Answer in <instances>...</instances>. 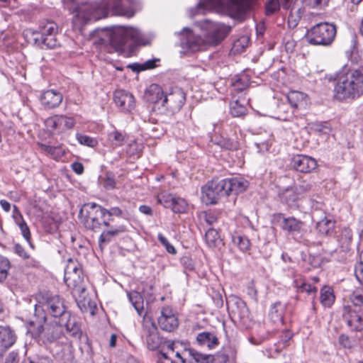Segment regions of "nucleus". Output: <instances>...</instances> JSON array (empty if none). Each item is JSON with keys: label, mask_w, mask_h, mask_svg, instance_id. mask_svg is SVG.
<instances>
[{"label": "nucleus", "mask_w": 363, "mask_h": 363, "mask_svg": "<svg viewBox=\"0 0 363 363\" xmlns=\"http://www.w3.org/2000/svg\"><path fill=\"white\" fill-rule=\"evenodd\" d=\"M143 331L146 336V343L148 349L150 350L157 349L161 344V339L158 335L155 323L150 320H145Z\"/></svg>", "instance_id": "2eb2a0df"}, {"label": "nucleus", "mask_w": 363, "mask_h": 363, "mask_svg": "<svg viewBox=\"0 0 363 363\" xmlns=\"http://www.w3.org/2000/svg\"><path fill=\"white\" fill-rule=\"evenodd\" d=\"M185 94L183 91L175 87L171 89L170 92L165 94L162 101V107L172 111L179 110L184 104Z\"/></svg>", "instance_id": "f8f14e48"}, {"label": "nucleus", "mask_w": 363, "mask_h": 363, "mask_svg": "<svg viewBox=\"0 0 363 363\" xmlns=\"http://www.w3.org/2000/svg\"><path fill=\"white\" fill-rule=\"evenodd\" d=\"M232 8L237 9V14L240 16L244 13V9L236 4L235 0H200L195 8L191 9V17L200 13L201 9H214L218 11H225Z\"/></svg>", "instance_id": "0eeeda50"}, {"label": "nucleus", "mask_w": 363, "mask_h": 363, "mask_svg": "<svg viewBox=\"0 0 363 363\" xmlns=\"http://www.w3.org/2000/svg\"><path fill=\"white\" fill-rule=\"evenodd\" d=\"M233 243L238 246L242 252H246L250 250L251 243L248 238L245 235L240 234H234L232 235Z\"/></svg>", "instance_id": "e433bc0d"}, {"label": "nucleus", "mask_w": 363, "mask_h": 363, "mask_svg": "<svg viewBox=\"0 0 363 363\" xmlns=\"http://www.w3.org/2000/svg\"><path fill=\"white\" fill-rule=\"evenodd\" d=\"M354 276L363 286V250L359 253L358 259L354 266Z\"/></svg>", "instance_id": "49530a36"}, {"label": "nucleus", "mask_w": 363, "mask_h": 363, "mask_svg": "<svg viewBox=\"0 0 363 363\" xmlns=\"http://www.w3.org/2000/svg\"><path fill=\"white\" fill-rule=\"evenodd\" d=\"M115 52L125 57H130L134 53V48L135 47H111Z\"/></svg>", "instance_id": "680f3d73"}, {"label": "nucleus", "mask_w": 363, "mask_h": 363, "mask_svg": "<svg viewBox=\"0 0 363 363\" xmlns=\"http://www.w3.org/2000/svg\"><path fill=\"white\" fill-rule=\"evenodd\" d=\"M147 99L149 102L155 104H160L162 106V101L165 94L160 86L152 84L146 91Z\"/></svg>", "instance_id": "cd10ccee"}, {"label": "nucleus", "mask_w": 363, "mask_h": 363, "mask_svg": "<svg viewBox=\"0 0 363 363\" xmlns=\"http://www.w3.org/2000/svg\"><path fill=\"white\" fill-rule=\"evenodd\" d=\"M311 8L323 7L328 4L329 0H305Z\"/></svg>", "instance_id": "69168bd1"}, {"label": "nucleus", "mask_w": 363, "mask_h": 363, "mask_svg": "<svg viewBox=\"0 0 363 363\" xmlns=\"http://www.w3.org/2000/svg\"><path fill=\"white\" fill-rule=\"evenodd\" d=\"M294 188L301 198L304 194L312 189L313 184L307 181H301L297 186H294Z\"/></svg>", "instance_id": "6e6d98bb"}, {"label": "nucleus", "mask_w": 363, "mask_h": 363, "mask_svg": "<svg viewBox=\"0 0 363 363\" xmlns=\"http://www.w3.org/2000/svg\"><path fill=\"white\" fill-rule=\"evenodd\" d=\"M285 307L280 302L274 303L269 311V316L274 323H282Z\"/></svg>", "instance_id": "72a5a7b5"}, {"label": "nucleus", "mask_w": 363, "mask_h": 363, "mask_svg": "<svg viewBox=\"0 0 363 363\" xmlns=\"http://www.w3.org/2000/svg\"><path fill=\"white\" fill-rule=\"evenodd\" d=\"M249 83L250 77L246 74L236 75L231 79V85L238 92L244 91L248 86Z\"/></svg>", "instance_id": "473e14b6"}, {"label": "nucleus", "mask_w": 363, "mask_h": 363, "mask_svg": "<svg viewBox=\"0 0 363 363\" xmlns=\"http://www.w3.org/2000/svg\"><path fill=\"white\" fill-rule=\"evenodd\" d=\"M160 61V58H153L151 60H148L142 64H134L131 66V68L134 71H143L153 69L157 67L156 63Z\"/></svg>", "instance_id": "a18cd8bd"}, {"label": "nucleus", "mask_w": 363, "mask_h": 363, "mask_svg": "<svg viewBox=\"0 0 363 363\" xmlns=\"http://www.w3.org/2000/svg\"><path fill=\"white\" fill-rule=\"evenodd\" d=\"M128 298L132 305L140 315H142L144 310V302L142 295L135 291L128 294Z\"/></svg>", "instance_id": "c9c22d12"}, {"label": "nucleus", "mask_w": 363, "mask_h": 363, "mask_svg": "<svg viewBox=\"0 0 363 363\" xmlns=\"http://www.w3.org/2000/svg\"><path fill=\"white\" fill-rule=\"evenodd\" d=\"M125 231V228L123 225H120L117 228H111V230L104 231L99 238L100 247L102 248L104 245L111 242L112 238L116 237Z\"/></svg>", "instance_id": "2f4dec72"}, {"label": "nucleus", "mask_w": 363, "mask_h": 363, "mask_svg": "<svg viewBox=\"0 0 363 363\" xmlns=\"http://www.w3.org/2000/svg\"><path fill=\"white\" fill-rule=\"evenodd\" d=\"M334 92L338 100L354 99L362 95L363 67L341 72L337 76Z\"/></svg>", "instance_id": "f257e3e1"}, {"label": "nucleus", "mask_w": 363, "mask_h": 363, "mask_svg": "<svg viewBox=\"0 0 363 363\" xmlns=\"http://www.w3.org/2000/svg\"><path fill=\"white\" fill-rule=\"evenodd\" d=\"M345 310L347 313V316L346 317L347 324L355 330H361L363 328V318L362 314H360V311L352 310L350 306L345 307Z\"/></svg>", "instance_id": "c756f323"}, {"label": "nucleus", "mask_w": 363, "mask_h": 363, "mask_svg": "<svg viewBox=\"0 0 363 363\" xmlns=\"http://www.w3.org/2000/svg\"><path fill=\"white\" fill-rule=\"evenodd\" d=\"M202 29L205 30L206 38L209 43L218 45L229 34L231 28L222 23L212 22L208 20L203 21Z\"/></svg>", "instance_id": "1a4fd4ad"}, {"label": "nucleus", "mask_w": 363, "mask_h": 363, "mask_svg": "<svg viewBox=\"0 0 363 363\" xmlns=\"http://www.w3.org/2000/svg\"><path fill=\"white\" fill-rule=\"evenodd\" d=\"M158 201L165 208H170L174 213H182L187 209L186 201L180 197L172 195L162 196Z\"/></svg>", "instance_id": "dca6fc26"}, {"label": "nucleus", "mask_w": 363, "mask_h": 363, "mask_svg": "<svg viewBox=\"0 0 363 363\" xmlns=\"http://www.w3.org/2000/svg\"><path fill=\"white\" fill-rule=\"evenodd\" d=\"M200 217L209 225H214L218 220V216L213 211H203L201 213Z\"/></svg>", "instance_id": "4d7b16f0"}, {"label": "nucleus", "mask_w": 363, "mask_h": 363, "mask_svg": "<svg viewBox=\"0 0 363 363\" xmlns=\"http://www.w3.org/2000/svg\"><path fill=\"white\" fill-rule=\"evenodd\" d=\"M28 332L39 344L43 345L55 342L63 334L59 320L48 322L45 315L38 321H30Z\"/></svg>", "instance_id": "f03ea898"}, {"label": "nucleus", "mask_w": 363, "mask_h": 363, "mask_svg": "<svg viewBox=\"0 0 363 363\" xmlns=\"http://www.w3.org/2000/svg\"><path fill=\"white\" fill-rule=\"evenodd\" d=\"M113 101L124 112H130L135 108V98L125 90H116L113 94Z\"/></svg>", "instance_id": "4468645a"}, {"label": "nucleus", "mask_w": 363, "mask_h": 363, "mask_svg": "<svg viewBox=\"0 0 363 363\" xmlns=\"http://www.w3.org/2000/svg\"><path fill=\"white\" fill-rule=\"evenodd\" d=\"M16 223L18 225L21 234L25 240L28 242L30 247L33 250L35 248L33 244L30 241V232L26 222L22 219L21 221L16 220Z\"/></svg>", "instance_id": "3c124183"}, {"label": "nucleus", "mask_w": 363, "mask_h": 363, "mask_svg": "<svg viewBox=\"0 0 363 363\" xmlns=\"http://www.w3.org/2000/svg\"><path fill=\"white\" fill-rule=\"evenodd\" d=\"M280 226L283 230L287 231L289 233H300L303 226V222L291 216L284 218L281 215Z\"/></svg>", "instance_id": "bb28decb"}, {"label": "nucleus", "mask_w": 363, "mask_h": 363, "mask_svg": "<svg viewBox=\"0 0 363 363\" xmlns=\"http://www.w3.org/2000/svg\"><path fill=\"white\" fill-rule=\"evenodd\" d=\"M205 239L208 245L213 247L219 240L218 233L213 228H209L206 233Z\"/></svg>", "instance_id": "de8ad7c7"}, {"label": "nucleus", "mask_w": 363, "mask_h": 363, "mask_svg": "<svg viewBox=\"0 0 363 363\" xmlns=\"http://www.w3.org/2000/svg\"><path fill=\"white\" fill-rule=\"evenodd\" d=\"M350 300L354 306L360 307L363 306V294L355 291L350 296Z\"/></svg>", "instance_id": "052dcab7"}, {"label": "nucleus", "mask_w": 363, "mask_h": 363, "mask_svg": "<svg viewBox=\"0 0 363 363\" xmlns=\"http://www.w3.org/2000/svg\"><path fill=\"white\" fill-rule=\"evenodd\" d=\"M230 113L233 117H239L243 116L246 113V108L240 104L238 101L230 104Z\"/></svg>", "instance_id": "603ef678"}, {"label": "nucleus", "mask_w": 363, "mask_h": 363, "mask_svg": "<svg viewBox=\"0 0 363 363\" xmlns=\"http://www.w3.org/2000/svg\"><path fill=\"white\" fill-rule=\"evenodd\" d=\"M352 239V230L348 228H343L338 235V241L342 248L348 249Z\"/></svg>", "instance_id": "a19ab883"}, {"label": "nucleus", "mask_w": 363, "mask_h": 363, "mask_svg": "<svg viewBox=\"0 0 363 363\" xmlns=\"http://www.w3.org/2000/svg\"><path fill=\"white\" fill-rule=\"evenodd\" d=\"M78 271H82L81 264L76 259H69L65 268V275L74 274Z\"/></svg>", "instance_id": "8fccbe9b"}, {"label": "nucleus", "mask_w": 363, "mask_h": 363, "mask_svg": "<svg viewBox=\"0 0 363 363\" xmlns=\"http://www.w3.org/2000/svg\"><path fill=\"white\" fill-rule=\"evenodd\" d=\"M106 209L95 203H88L79 211L82 222L86 228L96 231L102 225L108 226V220L104 219Z\"/></svg>", "instance_id": "20e7f679"}, {"label": "nucleus", "mask_w": 363, "mask_h": 363, "mask_svg": "<svg viewBox=\"0 0 363 363\" xmlns=\"http://www.w3.org/2000/svg\"><path fill=\"white\" fill-rule=\"evenodd\" d=\"M175 35L180 40V45H199L200 35L189 27L183 28L180 31L176 32Z\"/></svg>", "instance_id": "412c9836"}, {"label": "nucleus", "mask_w": 363, "mask_h": 363, "mask_svg": "<svg viewBox=\"0 0 363 363\" xmlns=\"http://www.w3.org/2000/svg\"><path fill=\"white\" fill-rule=\"evenodd\" d=\"M320 302L325 307H330L335 301L333 289L329 286H324L320 291Z\"/></svg>", "instance_id": "58836bf2"}, {"label": "nucleus", "mask_w": 363, "mask_h": 363, "mask_svg": "<svg viewBox=\"0 0 363 363\" xmlns=\"http://www.w3.org/2000/svg\"><path fill=\"white\" fill-rule=\"evenodd\" d=\"M294 286L298 289L299 292H306L308 294H314L317 291V289L315 286H311L309 284L302 282L300 285L297 279L294 280Z\"/></svg>", "instance_id": "5fc2aeb1"}, {"label": "nucleus", "mask_w": 363, "mask_h": 363, "mask_svg": "<svg viewBox=\"0 0 363 363\" xmlns=\"http://www.w3.org/2000/svg\"><path fill=\"white\" fill-rule=\"evenodd\" d=\"M224 185L225 186L227 195L230 193L238 194L246 190L248 186V182L242 177H233L230 179H224Z\"/></svg>", "instance_id": "4be33fe9"}, {"label": "nucleus", "mask_w": 363, "mask_h": 363, "mask_svg": "<svg viewBox=\"0 0 363 363\" xmlns=\"http://www.w3.org/2000/svg\"><path fill=\"white\" fill-rule=\"evenodd\" d=\"M196 342L201 346H206L208 349L215 348L218 345V340L214 333L202 332L197 335Z\"/></svg>", "instance_id": "7c9ffc66"}, {"label": "nucleus", "mask_w": 363, "mask_h": 363, "mask_svg": "<svg viewBox=\"0 0 363 363\" xmlns=\"http://www.w3.org/2000/svg\"><path fill=\"white\" fill-rule=\"evenodd\" d=\"M40 28V31L31 28L24 30L23 35L26 43L32 45H55L57 25L53 21H48Z\"/></svg>", "instance_id": "7ed1b4c3"}, {"label": "nucleus", "mask_w": 363, "mask_h": 363, "mask_svg": "<svg viewBox=\"0 0 363 363\" xmlns=\"http://www.w3.org/2000/svg\"><path fill=\"white\" fill-rule=\"evenodd\" d=\"M11 263L9 259L0 255V282L4 281L8 276Z\"/></svg>", "instance_id": "c03bdc74"}, {"label": "nucleus", "mask_w": 363, "mask_h": 363, "mask_svg": "<svg viewBox=\"0 0 363 363\" xmlns=\"http://www.w3.org/2000/svg\"><path fill=\"white\" fill-rule=\"evenodd\" d=\"M107 9L115 15L124 16L128 18L135 14V0H104Z\"/></svg>", "instance_id": "9b49d317"}, {"label": "nucleus", "mask_w": 363, "mask_h": 363, "mask_svg": "<svg viewBox=\"0 0 363 363\" xmlns=\"http://www.w3.org/2000/svg\"><path fill=\"white\" fill-rule=\"evenodd\" d=\"M40 100L41 104L45 108H53L61 104L62 101V95L58 91L50 89L44 91L41 94Z\"/></svg>", "instance_id": "5701e85b"}, {"label": "nucleus", "mask_w": 363, "mask_h": 363, "mask_svg": "<svg viewBox=\"0 0 363 363\" xmlns=\"http://www.w3.org/2000/svg\"><path fill=\"white\" fill-rule=\"evenodd\" d=\"M225 196L228 195L223 179H213L201 188V200L206 205L216 203Z\"/></svg>", "instance_id": "6e6552de"}, {"label": "nucleus", "mask_w": 363, "mask_h": 363, "mask_svg": "<svg viewBox=\"0 0 363 363\" xmlns=\"http://www.w3.org/2000/svg\"><path fill=\"white\" fill-rule=\"evenodd\" d=\"M18 362H19L18 353L15 351H12L6 357L5 363H18Z\"/></svg>", "instance_id": "774afa93"}, {"label": "nucleus", "mask_w": 363, "mask_h": 363, "mask_svg": "<svg viewBox=\"0 0 363 363\" xmlns=\"http://www.w3.org/2000/svg\"><path fill=\"white\" fill-rule=\"evenodd\" d=\"M28 363H54L50 357L41 356L28 359Z\"/></svg>", "instance_id": "338daca9"}, {"label": "nucleus", "mask_w": 363, "mask_h": 363, "mask_svg": "<svg viewBox=\"0 0 363 363\" xmlns=\"http://www.w3.org/2000/svg\"><path fill=\"white\" fill-rule=\"evenodd\" d=\"M67 286L72 289V296L77 301H84L87 295L82 271L65 275Z\"/></svg>", "instance_id": "9d476101"}, {"label": "nucleus", "mask_w": 363, "mask_h": 363, "mask_svg": "<svg viewBox=\"0 0 363 363\" xmlns=\"http://www.w3.org/2000/svg\"><path fill=\"white\" fill-rule=\"evenodd\" d=\"M74 123L75 121L72 117L63 115L55 116L47 121L48 126L52 128L54 130H58L60 132L72 128Z\"/></svg>", "instance_id": "6ab92c4d"}, {"label": "nucleus", "mask_w": 363, "mask_h": 363, "mask_svg": "<svg viewBox=\"0 0 363 363\" xmlns=\"http://www.w3.org/2000/svg\"><path fill=\"white\" fill-rule=\"evenodd\" d=\"M236 308L232 309L234 315H237L240 319L244 318L248 315V309L244 301L238 298H235V303Z\"/></svg>", "instance_id": "79ce46f5"}, {"label": "nucleus", "mask_w": 363, "mask_h": 363, "mask_svg": "<svg viewBox=\"0 0 363 363\" xmlns=\"http://www.w3.org/2000/svg\"><path fill=\"white\" fill-rule=\"evenodd\" d=\"M186 352L160 351L159 363H186Z\"/></svg>", "instance_id": "a878e982"}, {"label": "nucleus", "mask_w": 363, "mask_h": 363, "mask_svg": "<svg viewBox=\"0 0 363 363\" xmlns=\"http://www.w3.org/2000/svg\"><path fill=\"white\" fill-rule=\"evenodd\" d=\"M279 197L281 201L288 205L291 208L297 207V202L300 199L294 187L286 188L279 192Z\"/></svg>", "instance_id": "c85d7f7f"}, {"label": "nucleus", "mask_w": 363, "mask_h": 363, "mask_svg": "<svg viewBox=\"0 0 363 363\" xmlns=\"http://www.w3.org/2000/svg\"><path fill=\"white\" fill-rule=\"evenodd\" d=\"M59 323L62 326V329L66 331L72 337L79 339L82 335L81 325L74 316H72L69 313V316L60 318Z\"/></svg>", "instance_id": "a211bd4d"}, {"label": "nucleus", "mask_w": 363, "mask_h": 363, "mask_svg": "<svg viewBox=\"0 0 363 363\" xmlns=\"http://www.w3.org/2000/svg\"><path fill=\"white\" fill-rule=\"evenodd\" d=\"M160 313L157 322L162 330L172 332L178 327V319L171 308L169 306L163 307Z\"/></svg>", "instance_id": "ddd939ff"}, {"label": "nucleus", "mask_w": 363, "mask_h": 363, "mask_svg": "<svg viewBox=\"0 0 363 363\" xmlns=\"http://www.w3.org/2000/svg\"><path fill=\"white\" fill-rule=\"evenodd\" d=\"M16 342V335L9 327L0 326V357Z\"/></svg>", "instance_id": "b1692460"}, {"label": "nucleus", "mask_w": 363, "mask_h": 363, "mask_svg": "<svg viewBox=\"0 0 363 363\" xmlns=\"http://www.w3.org/2000/svg\"><path fill=\"white\" fill-rule=\"evenodd\" d=\"M77 139L80 144L84 145H86V146L91 147H94L98 144L97 140L95 138L89 137L86 135L77 133Z\"/></svg>", "instance_id": "864d4df0"}, {"label": "nucleus", "mask_w": 363, "mask_h": 363, "mask_svg": "<svg viewBox=\"0 0 363 363\" xmlns=\"http://www.w3.org/2000/svg\"><path fill=\"white\" fill-rule=\"evenodd\" d=\"M294 0H267L265 2V14L268 16L278 13L281 8L288 11L293 8Z\"/></svg>", "instance_id": "aec40b11"}, {"label": "nucleus", "mask_w": 363, "mask_h": 363, "mask_svg": "<svg viewBox=\"0 0 363 363\" xmlns=\"http://www.w3.org/2000/svg\"><path fill=\"white\" fill-rule=\"evenodd\" d=\"M78 271H82L81 264L76 259H69L65 268V275L74 274Z\"/></svg>", "instance_id": "09e8293b"}, {"label": "nucleus", "mask_w": 363, "mask_h": 363, "mask_svg": "<svg viewBox=\"0 0 363 363\" xmlns=\"http://www.w3.org/2000/svg\"><path fill=\"white\" fill-rule=\"evenodd\" d=\"M158 240L160 242V243L165 247L166 250L172 255L176 254V250L174 247L173 245H172L167 239L162 234L159 233L157 235Z\"/></svg>", "instance_id": "e2e57ef3"}, {"label": "nucleus", "mask_w": 363, "mask_h": 363, "mask_svg": "<svg viewBox=\"0 0 363 363\" xmlns=\"http://www.w3.org/2000/svg\"><path fill=\"white\" fill-rule=\"evenodd\" d=\"M311 130L320 135H328L331 131V128L328 123H313L311 125Z\"/></svg>", "instance_id": "37998d69"}, {"label": "nucleus", "mask_w": 363, "mask_h": 363, "mask_svg": "<svg viewBox=\"0 0 363 363\" xmlns=\"http://www.w3.org/2000/svg\"><path fill=\"white\" fill-rule=\"evenodd\" d=\"M14 252L20 257L23 259H28L30 258V256L28 252L26 251L25 248L20 244H16L13 247Z\"/></svg>", "instance_id": "0e129e2a"}, {"label": "nucleus", "mask_w": 363, "mask_h": 363, "mask_svg": "<svg viewBox=\"0 0 363 363\" xmlns=\"http://www.w3.org/2000/svg\"><path fill=\"white\" fill-rule=\"evenodd\" d=\"M334 227V222L326 218L318 221L316 224V229L322 235H332L333 233Z\"/></svg>", "instance_id": "f704fd0d"}, {"label": "nucleus", "mask_w": 363, "mask_h": 363, "mask_svg": "<svg viewBox=\"0 0 363 363\" xmlns=\"http://www.w3.org/2000/svg\"><path fill=\"white\" fill-rule=\"evenodd\" d=\"M336 27L328 23L314 26L308 33V42L315 45H330L336 35Z\"/></svg>", "instance_id": "423d86ee"}, {"label": "nucleus", "mask_w": 363, "mask_h": 363, "mask_svg": "<svg viewBox=\"0 0 363 363\" xmlns=\"http://www.w3.org/2000/svg\"><path fill=\"white\" fill-rule=\"evenodd\" d=\"M94 45H116L113 41V33L106 28L95 30L91 34Z\"/></svg>", "instance_id": "393cba45"}, {"label": "nucleus", "mask_w": 363, "mask_h": 363, "mask_svg": "<svg viewBox=\"0 0 363 363\" xmlns=\"http://www.w3.org/2000/svg\"><path fill=\"white\" fill-rule=\"evenodd\" d=\"M47 315H50L55 319L60 320L62 316H69V312L66 311L64 300L58 295L43 294L39 296L38 304L35 305V311L37 313L39 308Z\"/></svg>", "instance_id": "39448f33"}, {"label": "nucleus", "mask_w": 363, "mask_h": 363, "mask_svg": "<svg viewBox=\"0 0 363 363\" xmlns=\"http://www.w3.org/2000/svg\"><path fill=\"white\" fill-rule=\"evenodd\" d=\"M41 147L45 152H48L54 157H59L63 153L62 148L60 147H54L47 145H42Z\"/></svg>", "instance_id": "13d9d810"}, {"label": "nucleus", "mask_w": 363, "mask_h": 363, "mask_svg": "<svg viewBox=\"0 0 363 363\" xmlns=\"http://www.w3.org/2000/svg\"><path fill=\"white\" fill-rule=\"evenodd\" d=\"M306 99V95L303 92L291 91L287 95V99L291 106L298 108L302 105Z\"/></svg>", "instance_id": "4c0bfd02"}, {"label": "nucleus", "mask_w": 363, "mask_h": 363, "mask_svg": "<svg viewBox=\"0 0 363 363\" xmlns=\"http://www.w3.org/2000/svg\"><path fill=\"white\" fill-rule=\"evenodd\" d=\"M108 137L113 145L116 146L123 145L124 137L121 133L118 131L112 132L109 134Z\"/></svg>", "instance_id": "bf43d9fd"}, {"label": "nucleus", "mask_w": 363, "mask_h": 363, "mask_svg": "<svg viewBox=\"0 0 363 363\" xmlns=\"http://www.w3.org/2000/svg\"><path fill=\"white\" fill-rule=\"evenodd\" d=\"M100 183L106 190H113L116 188L115 175L111 172H106L104 177H100Z\"/></svg>", "instance_id": "ea45409f"}, {"label": "nucleus", "mask_w": 363, "mask_h": 363, "mask_svg": "<svg viewBox=\"0 0 363 363\" xmlns=\"http://www.w3.org/2000/svg\"><path fill=\"white\" fill-rule=\"evenodd\" d=\"M291 164L296 171L303 173H309L317 167L315 159L303 155L294 157Z\"/></svg>", "instance_id": "f3484780"}]
</instances>
